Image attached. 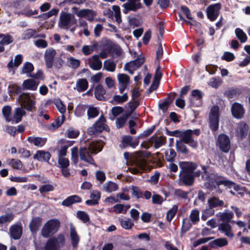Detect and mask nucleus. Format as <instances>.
<instances>
[{"mask_svg":"<svg viewBox=\"0 0 250 250\" xmlns=\"http://www.w3.org/2000/svg\"><path fill=\"white\" fill-rule=\"evenodd\" d=\"M112 10L115 13V18L116 21L118 23H120L122 21L121 15L120 8L119 6L113 5L112 6Z\"/></svg>","mask_w":250,"mask_h":250,"instance_id":"nucleus-63","label":"nucleus"},{"mask_svg":"<svg viewBox=\"0 0 250 250\" xmlns=\"http://www.w3.org/2000/svg\"><path fill=\"white\" fill-rule=\"evenodd\" d=\"M102 47L103 49L108 53L111 52H114L117 55H120L122 49L121 47L116 44H114L110 41H106L102 44Z\"/></svg>","mask_w":250,"mask_h":250,"instance_id":"nucleus-17","label":"nucleus"},{"mask_svg":"<svg viewBox=\"0 0 250 250\" xmlns=\"http://www.w3.org/2000/svg\"><path fill=\"white\" fill-rule=\"evenodd\" d=\"M208 206L213 208L217 207H222L224 206V202L223 200H219L218 198L213 197L208 199Z\"/></svg>","mask_w":250,"mask_h":250,"instance_id":"nucleus-42","label":"nucleus"},{"mask_svg":"<svg viewBox=\"0 0 250 250\" xmlns=\"http://www.w3.org/2000/svg\"><path fill=\"white\" fill-rule=\"evenodd\" d=\"M202 178L207 182L205 186L210 190H215L217 193L220 194L222 190L220 189V185H224L226 188H233L238 193L241 195L244 194V189L243 187L236 185L231 181L228 180L225 177H215L213 173H202Z\"/></svg>","mask_w":250,"mask_h":250,"instance_id":"nucleus-2","label":"nucleus"},{"mask_svg":"<svg viewBox=\"0 0 250 250\" xmlns=\"http://www.w3.org/2000/svg\"><path fill=\"white\" fill-rule=\"evenodd\" d=\"M150 153L146 150L136 151L133 155L130 157V154L125 152L124 154L125 159L126 160L128 169L126 172H141L142 171H150L152 168L146 158L149 157Z\"/></svg>","mask_w":250,"mask_h":250,"instance_id":"nucleus-1","label":"nucleus"},{"mask_svg":"<svg viewBox=\"0 0 250 250\" xmlns=\"http://www.w3.org/2000/svg\"><path fill=\"white\" fill-rule=\"evenodd\" d=\"M139 140L136 139L132 140V137L129 135H125L123 137L122 143L123 145V147L125 148L126 146H131L132 148H135L139 145Z\"/></svg>","mask_w":250,"mask_h":250,"instance_id":"nucleus-23","label":"nucleus"},{"mask_svg":"<svg viewBox=\"0 0 250 250\" xmlns=\"http://www.w3.org/2000/svg\"><path fill=\"white\" fill-rule=\"evenodd\" d=\"M11 112L12 108L10 105H5L2 108V115L7 122L12 121Z\"/></svg>","mask_w":250,"mask_h":250,"instance_id":"nucleus-44","label":"nucleus"},{"mask_svg":"<svg viewBox=\"0 0 250 250\" xmlns=\"http://www.w3.org/2000/svg\"><path fill=\"white\" fill-rule=\"evenodd\" d=\"M70 236L72 245L74 249H76L80 241V237L78 235L75 228L72 224H70Z\"/></svg>","mask_w":250,"mask_h":250,"instance_id":"nucleus-28","label":"nucleus"},{"mask_svg":"<svg viewBox=\"0 0 250 250\" xmlns=\"http://www.w3.org/2000/svg\"><path fill=\"white\" fill-rule=\"evenodd\" d=\"M116 64L113 61L108 62L106 60L104 62V68L109 72H114L115 70Z\"/></svg>","mask_w":250,"mask_h":250,"instance_id":"nucleus-55","label":"nucleus"},{"mask_svg":"<svg viewBox=\"0 0 250 250\" xmlns=\"http://www.w3.org/2000/svg\"><path fill=\"white\" fill-rule=\"evenodd\" d=\"M191 129H187L182 131L180 141H182L185 144L188 145L194 149H196L198 146L197 141L194 140L191 134Z\"/></svg>","mask_w":250,"mask_h":250,"instance_id":"nucleus-11","label":"nucleus"},{"mask_svg":"<svg viewBox=\"0 0 250 250\" xmlns=\"http://www.w3.org/2000/svg\"><path fill=\"white\" fill-rule=\"evenodd\" d=\"M73 13L80 18H85L89 21H92L96 15V12L88 9L79 10L78 7L72 8Z\"/></svg>","mask_w":250,"mask_h":250,"instance_id":"nucleus-13","label":"nucleus"},{"mask_svg":"<svg viewBox=\"0 0 250 250\" xmlns=\"http://www.w3.org/2000/svg\"><path fill=\"white\" fill-rule=\"evenodd\" d=\"M221 8V4L220 3H217L208 6L207 9L208 18L212 21H215L219 16V10Z\"/></svg>","mask_w":250,"mask_h":250,"instance_id":"nucleus-14","label":"nucleus"},{"mask_svg":"<svg viewBox=\"0 0 250 250\" xmlns=\"http://www.w3.org/2000/svg\"><path fill=\"white\" fill-rule=\"evenodd\" d=\"M105 90L101 84H98L95 89V98L99 101H105V98L104 95L105 94Z\"/></svg>","mask_w":250,"mask_h":250,"instance_id":"nucleus-34","label":"nucleus"},{"mask_svg":"<svg viewBox=\"0 0 250 250\" xmlns=\"http://www.w3.org/2000/svg\"><path fill=\"white\" fill-rule=\"evenodd\" d=\"M220 221L222 223H230L231 219L233 217V213L231 211H226L225 212H220L217 215Z\"/></svg>","mask_w":250,"mask_h":250,"instance_id":"nucleus-35","label":"nucleus"},{"mask_svg":"<svg viewBox=\"0 0 250 250\" xmlns=\"http://www.w3.org/2000/svg\"><path fill=\"white\" fill-rule=\"evenodd\" d=\"M78 160V148L77 146H74L71 148V160L72 163H73L74 165L77 164Z\"/></svg>","mask_w":250,"mask_h":250,"instance_id":"nucleus-57","label":"nucleus"},{"mask_svg":"<svg viewBox=\"0 0 250 250\" xmlns=\"http://www.w3.org/2000/svg\"><path fill=\"white\" fill-rule=\"evenodd\" d=\"M118 189V185L111 181L106 183L103 186V190L107 192H112L117 191Z\"/></svg>","mask_w":250,"mask_h":250,"instance_id":"nucleus-43","label":"nucleus"},{"mask_svg":"<svg viewBox=\"0 0 250 250\" xmlns=\"http://www.w3.org/2000/svg\"><path fill=\"white\" fill-rule=\"evenodd\" d=\"M18 101L21 107H23L26 110L32 111L36 108V101L34 96L28 92H22L18 97Z\"/></svg>","mask_w":250,"mask_h":250,"instance_id":"nucleus-5","label":"nucleus"},{"mask_svg":"<svg viewBox=\"0 0 250 250\" xmlns=\"http://www.w3.org/2000/svg\"><path fill=\"white\" fill-rule=\"evenodd\" d=\"M65 242V239L63 236L60 235L58 237H53L49 239L46 243L45 250H60Z\"/></svg>","mask_w":250,"mask_h":250,"instance_id":"nucleus-9","label":"nucleus"},{"mask_svg":"<svg viewBox=\"0 0 250 250\" xmlns=\"http://www.w3.org/2000/svg\"><path fill=\"white\" fill-rule=\"evenodd\" d=\"M51 156V154L48 151L38 150L36 153L34 155L33 158L40 161L47 162L49 164L53 165V164L49 162Z\"/></svg>","mask_w":250,"mask_h":250,"instance_id":"nucleus-26","label":"nucleus"},{"mask_svg":"<svg viewBox=\"0 0 250 250\" xmlns=\"http://www.w3.org/2000/svg\"><path fill=\"white\" fill-rule=\"evenodd\" d=\"M80 135V131L73 127H69L65 132V135L69 138H76Z\"/></svg>","mask_w":250,"mask_h":250,"instance_id":"nucleus-50","label":"nucleus"},{"mask_svg":"<svg viewBox=\"0 0 250 250\" xmlns=\"http://www.w3.org/2000/svg\"><path fill=\"white\" fill-rule=\"evenodd\" d=\"M235 33L237 39L241 43L247 42L248 37L246 34L240 28H236L235 29Z\"/></svg>","mask_w":250,"mask_h":250,"instance_id":"nucleus-46","label":"nucleus"},{"mask_svg":"<svg viewBox=\"0 0 250 250\" xmlns=\"http://www.w3.org/2000/svg\"><path fill=\"white\" fill-rule=\"evenodd\" d=\"M59 9L57 8H53L50 10L49 12L41 14L36 18H42L44 20L47 19L48 18L58 14Z\"/></svg>","mask_w":250,"mask_h":250,"instance_id":"nucleus-51","label":"nucleus"},{"mask_svg":"<svg viewBox=\"0 0 250 250\" xmlns=\"http://www.w3.org/2000/svg\"><path fill=\"white\" fill-rule=\"evenodd\" d=\"M93 61L89 63V67L94 70H99L102 66V62L99 60V56L98 55H94L92 56Z\"/></svg>","mask_w":250,"mask_h":250,"instance_id":"nucleus-36","label":"nucleus"},{"mask_svg":"<svg viewBox=\"0 0 250 250\" xmlns=\"http://www.w3.org/2000/svg\"><path fill=\"white\" fill-rule=\"evenodd\" d=\"M231 112L234 118L241 119L244 117L245 109L242 104L235 102L231 106Z\"/></svg>","mask_w":250,"mask_h":250,"instance_id":"nucleus-15","label":"nucleus"},{"mask_svg":"<svg viewBox=\"0 0 250 250\" xmlns=\"http://www.w3.org/2000/svg\"><path fill=\"white\" fill-rule=\"evenodd\" d=\"M194 176L192 173H180L179 182L187 186L192 184L194 181Z\"/></svg>","mask_w":250,"mask_h":250,"instance_id":"nucleus-22","label":"nucleus"},{"mask_svg":"<svg viewBox=\"0 0 250 250\" xmlns=\"http://www.w3.org/2000/svg\"><path fill=\"white\" fill-rule=\"evenodd\" d=\"M34 69L33 64L30 62H25L22 67L21 74H30Z\"/></svg>","mask_w":250,"mask_h":250,"instance_id":"nucleus-49","label":"nucleus"},{"mask_svg":"<svg viewBox=\"0 0 250 250\" xmlns=\"http://www.w3.org/2000/svg\"><path fill=\"white\" fill-rule=\"evenodd\" d=\"M124 9L123 10L124 14H127L129 11H136L138 9L142 8V4L141 3H134L128 1L124 3L123 5Z\"/></svg>","mask_w":250,"mask_h":250,"instance_id":"nucleus-24","label":"nucleus"},{"mask_svg":"<svg viewBox=\"0 0 250 250\" xmlns=\"http://www.w3.org/2000/svg\"><path fill=\"white\" fill-rule=\"evenodd\" d=\"M82 201L80 197L78 195H72L68 197L66 199L64 200L62 204L64 206H69L74 203H80Z\"/></svg>","mask_w":250,"mask_h":250,"instance_id":"nucleus-38","label":"nucleus"},{"mask_svg":"<svg viewBox=\"0 0 250 250\" xmlns=\"http://www.w3.org/2000/svg\"><path fill=\"white\" fill-rule=\"evenodd\" d=\"M119 220L122 227L125 229H131L134 225L133 221L130 218H126L124 220L120 219Z\"/></svg>","mask_w":250,"mask_h":250,"instance_id":"nucleus-48","label":"nucleus"},{"mask_svg":"<svg viewBox=\"0 0 250 250\" xmlns=\"http://www.w3.org/2000/svg\"><path fill=\"white\" fill-rule=\"evenodd\" d=\"M39 83L33 79H27L23 81L22 88L23 89L36 90L37 89Z\"/></svg>","mask_w":250,"mask_h":250,"instance_id":"nucleus-33","label":"nucleus"},{"mask_svg":"<svg viewBox=\"0 0 250 250\" xmlns=\"http://www.w3.org/2000/svg\"><path fill=\"white\" fill-rule=\"evenodd\" d=\"M229 223H221L219 225L218 229L229 238H232L233 234L231 231V228Z\"/></svg>","mask_w":250,"mask_h":250,"instance_id":"nucleus-31","label":"nucleus"},{"mask_svg":"<svg viewBox=\"0 0 250 250\" xmlns=\"http://www.w3.org/2000/svg\"><path fill=\"white\" fill-rule=\"evenodd\" d=\"M0 35H3L2 36V39L0 41V42L3 46L4 45H8L13 42V39L12 37L9 34L5 35L3 34H0Z\"/></svg>","mask_w":250,"mask_h":250,"instance_id":"nucleus-58","label":"nucleus"},{"mask_svg":"<svg viewBox=\"0 0 250 250\" xmlns=\"http://www.w3.org/2000/svg\"><path fill=\"white\" fill-rule=\"evenodd\" d=\"M237 178L242 183L247 184L250 183V173H236Z\"/></svg>","mask_w":250,"mask_h":250,"instance_id":"nucleus-47","label":"nucleus"},{"mask_svg":"<svg viewBox=\"0 0 250 250\" xmlns=\"http://www.w3.org/2000/svg\"><path fill=\"white\" fill-rule=\"evenodd\" d=\"M7 164L13 169L21 170L23 167L22 162L19 159H9L6 161Z\"/></svg>","mask_w":250,"mask_h":250,"instance_id":"nucleus-37","label":"nucleus"},{"mask_svg":"<svg viewBox=\"0 0 250 250\" xmlns=\"http://www.w3.org/2000/svg\"><path fill=\"white\" fill-rule=\"evenodd\" d=\"M76 86L78 91L83 92L88 88V83L86 79H81L77 82Z\"/></svg>","mask_w":250,"mask_h":250,"instance_id":"nucleus-45","label":"nucleus"},{"mask_svg":"<svg viewBox=\"0 0 250 250\" xmlns=\"http://www.w3.org/2000/svg\"><path fill=\"white\" fill-rule=\"evenodd\" d=\"M28 142L33 144L35 146L42 147L47 142V138L40 137H29L27 138Z\"/></svg>","mask_w":250,"mask_h":250,"instance_id":"nucleus-32","label":"nucleus"},{"mask_svg":"<svg viewBox=\"0 0 250 250\" xmlns=\"http://www.w3.org/2000/svg\"><path fill=\"white\" fill-rule=\"evenodd\" d=\"M249 126L246 123L240 124L237 127V136L241 139L245 138L247 135Z\"/></svg>","mask_w":250,"mask_h":250,"instance_id":"nucleus-29","label":"nucleus"},{"mask_svg":"<svg viewBox=\"0 0 250 250\" xmlns=\"http://www.w3.org/2000/svg\"><path fill=\"white\" fill-rule=\"evenodd\" d=\"M145 59L144 57H139L133 61H131L132 65L133 66V69L136 70L138 68L141 66L145 62Z\"/></svg>","mask_w":250,"mask_h":250,"instance_id":"nucleus-56","label":"nucleus"},{"mask_svg":"<svg viewBox=\"0 0 250 250\" xmlns=\"http://www.w3.org/2000/svg\"><path fill=\"white\" fill-rule=\"evenodd\" d=\"M26 114L25 111L22 107H18L15 108L13 117H12V121L13 123H19L21 121L22 117Z\"/></svg>","mask_w":250,"mask_h":250,"instance_id":"nucleus-25","label":"nucleus"},{"mask_svg":"<svg viewBox=\"0 0 250 250\" xmlns=\"http://www.w3.org/2000/svg\"><path fill=\"white\" fill-rule=\"evenodd\" d=\"M175 146L176 149L178 153H180L184 155L188 154L189 153L188 148L184 144V143L182 142V141H176Z\"/></svg>","mask_w":250,"mask_h":250,"instance_id":"nucleus-41","label":"nucleus"},{"mask_svg":"<svg viewBox=\"0 0 250 250\" xmlns=\"http://www.w3.org/2000/svg\"><path fill=\"white\" fill-rule=\"evenodd\" d=\"M178 210V206L174 205L167 212V219L168 222H170L174 217Z\"/></svg>","mask_w":250,"mask_h":250,"instance_id":"nucleus-59","label":"nucleus"},{"mask_svg":"<svg viewBox=\"0 0 250 250\" xmlns=\"http://www.w3.org/2000/svg\"><path fill=\"white\" fill-rule=\"evenodd\" d=\"M155 128V125H152L150 127L148 128L146 130L144 131L143 133H141L138 137L139 138L143 139L149 136L152 133Z\"/></svg>","mask_w":250,"mask_h":250,"instance_id":"nucleus-64","label":"nucleus"},{"mask_svg":"<svg viewBox=\"0 0 250 250\" xmlns=\"http://www.w3.org/2000/svg\"><path fill=\"white\" fill-rule=\"evenodd\" d=\"M58 163L62 168V172H64V169L66 168L69 165V161L66 158L59 157Z\"/></svg>","mask_w":250,"mask_h":250,"instance_id":"nucleus-60","label":"nucleus"},{"mask_svg":"<svg viewBox=\"0 0 250 250\" xmlns=\"http://www.w3.org/2000/svg\"><path fill=\"white\" fill-rule=\"evenodd\" d=\"M130 208V206L129 205H124L118 204L113 206V211L116 214H125Z\"/></svg>","mask_w":250,"mask_h":250,"instance_id":"nucleus-39","label":"nucleus"},{"mask_svg":"<svg viewBox=\"0 0 250 250\" xmlns=\"http://www.w3.org/2000/svg\"><path fill=\"white\" fill-rule=\"evenodd\" d=\"M216 144L220 150L225 153H228L230 148L229 138L228 135L224 133L218 136Z\"/></svg>","mask_w":250,"mask_h":250,"instance_id":"nucleus-12","label":"nucleus"},{"mask_svg":"<svg viewBox=\"0 0 250 250\" xmlns=\"http://www.w3.org/2000/svg\"><path fill=\"white\" fill-rule=\"evenodd\" d=\"M219 108L217 106L211 108L209 116V127L212 132L216 131L219 128Z\"/></svg>","mask_w":250,"mask_h":250,"instance_id":"nucleus-8","label":"nucleus"},{"mask_svg":"<svg viewBox=\"0 0 250 250\" xmlns=\"http://www.w3.org/2000/svg\"><path fill=\"white\" fill-rule=\"evenodd\" d=\"M165 156L167 161L172 162L174 161V158L176 156V153L173 149L170 148L169 152H165Z\"/></svg>","mask_w":250,"mask_h":250,"instance_id":"nucleus-62","label":"nucleus"},{"mask_svg":"<svg viewBox=\"0 0 250 250\" xmlns=\"http://www.w3.org/2000/svg\"><path fill=\"white\" fill-rule=\"evenodd\" d=\"M149 142L151 145L153 144L154 147L157 149L166 144L167 138L165 136H157L154 135L149 138Z\"/></svg>","mask_w":250,"mask_h":250,"instance_id":"nucleus-19","label":"nucleus"},{"mask_svg":"<svg viewBox=\"0 0 250 250\" xmlns=\"http://www.w3.org/2000/svg\"><path fill=\"white\" fill-rule=\"evenodd\" d=\"M128 96L127 93H124L122 96L115 95L113 99L116 104H122L127 101Z\"/></svg>","mask_w":250,"mask_h":250,"instance_id":"nucleus-53","label":"nucleus"},{"mask_svg":"<svg viewBox=\"0 0 250 250\" xmlns=\"http://www.w3.org/2000/svg\"><path fill=\"white\" fill-rule=\"evenodd\" d=\"M59 227L60 222L58 220H50L42 227L41 234L44 238L49 237L58 231Z\"/></svg>","mask_w":250,"mask_h":250,"instance_id":"nucleus-6","label":"nucleus"},{"mask_svg":"<svg viewBox=\"0 0 250 250\" xmlns=\"http://www.w3.org/2000/svg\"><path fill=\"white\" fill-rule=\"evenodd\" d=\"M104 144L103 141L98 140L90 142L87 147H81L79 152L81 160L94 165V160L90 153L96 154L101 151Z\"/></svg>","mask_w":250,"mask_h":250,"instance_id":"nucleus-3","label":"nucleus"},{"mask_svg":"<svg viewBox=\"0 0 250 250\" xmlns=\"http://www.w3.org/2000/svg\"><path fill=\"white\" fill-rule=\"evenodd\" d=\"M228 244V241L226 238H218L210 242L209 245L211 248L215 249L227 246Z\"/></svg>","mask_w":250,"mask_h":250,"instance_id":"nucleus-40","label":"nucleus"},{"mask_svg":"<svg viewBox=\"0 0 250 250\" xmlns=\"http://www.w3.org/2000/svg\"><path fill=\"white\" fill-rule=\"evenodd\" d=\"M72 15L68 13L62 12L60 17L59 25L61 28L68 29V25L71 23Z\"/></svg>","mask_w":250,"mask_h":250,"instance_id":"nucleus-18","label":"nucleus"},{"mask_svg":"<svg viewBox=\"0 0 250 250\" xmlns=\"http://www.w3.org/2000/svg\"><path fill=\"white\" fill-rule=\"evenodd\" d=\"M245 90V87L241 85L231 87L226 89L223 94L224 96L229 100H236L239 99L240 96L243 94Z\"/></svg>","mask_w":250,"mask_h":250,"instance_id":"nucleus-10","label":"nucleus"},{"mask_svg":"<svg viewBox=\"0 0 250 250\" xmlns=\"http://www.w3.org/2000/svg\"><path fill=\"white\" fill-rule=\"evenodd\" d=\"M14 217L12 213H7L0 216V226L10 222Z\"/></svg>","mask_w":250,"mask_h":250,"instance_id":"nucleus-52","label":"nucleus"},{"mask_svg":"<svg viewBox=\"0 0 250 250\" xmlns=\"http://www.w3.org/2000/svg\"><path fill=\"white\" fill-rule=\"evenodd\" d=\"M87 114L88 118H94L98 116L99 112L96 107H89L88 108Z\"/></svg>","mask_w":250,"mask_h":250,"instance_id":"nucleus-61","label":"nucleus"},{"mask_svg":"<svg viewBox=\"0 0 250 250\" xmlns=\"http://www.w3.org/2000/svg\"><path fill=\"white\" fill-rule=\"evenodd\" d=\"M106 121V120L104 115H101L93 125L88 128L87 130V134L90 136H97L104 130L109 132L110 128L105 124Z\"/></svg>","mask_w":250,"mask_h":250,"instance_id":"nucleus-4","label":"nucleus"},{"mask_svg":"<svg viewBox=\"0 0 250 250\" xmlns=\"http://www.w3.org/2000/svg\"><path fill=\"white\" fill-rule=\"evenodd\" d=\"M56 54V51L53 48H48L46 50L44 54V61L47 68H51L52 67Z\"/></svg>","mask_w":250,"mask_h":250,"instance_id":"nucleus-16","label":"nucleus"},{"mask_svg":"<svg viewBox=\"0 0 250 250\" xmlns=\"http://www.w3.org/2000/svg\"><path fill=\"white\" fill-rule=\"evenodd\" d=\"M42 223V219L41 218L36 217L33 218L29 224L31 231L33 233H36L41 227Z\"/></svg>","mask_w":250,"mask_h":250,"instance_id":"nucleus-30","label":"nucleus"},{"mask_svg":"<svg viewBox=\"0 0 250 250\" xmlns=\"http://www.w3.org/2000/svg\"><path fill=\"white\" fill-rule=\"evenodd\" d=\"M179 166L181 169L180 172H194L197 167L196 163L192 162H180Z\"/></svg>","mask_w":250,"mask_h":250,"instance_id":"nucleus-20","label":"nucleus"},{"mask_svg":"<svg viewBox=\"0 0 250 250\" xmlns=\"http://www.w3.org/2000/svg\"><path fill=\"white\" fill-rule=\"evenodd\" d=\"M22 234V227L20 225H14L10 228V236L15 240L20 238Z\"/></svg>","mask_w":250,"mask_h":250,"instance_id":"nucleus-27","label":"nucleus"},{"mask_svg":"<svg viewBox=\"0 0 250 250\" xmlns=\"http://www.w3.org/2000/svg\"><path fill=\"white\" fill-rule=\"evenodd\" d=\"M23 90V89L21 86L18 85L17 83H13L8 85V94L11 98H13L14 97L21 94Z\"/></svg>","mask_w":250,"mask_h":250,"instance_id":"nucleus-21","label":"nucleus"},{"mask_svg":"<svg viewBox=\"0 0 250 250\" xmlns=\"http://www.w3.org/2000/svg\"><path fill=\"white\" fill-rule=\"evenodd\" d=\"M199 221V211L197 209H192L189 218H185L183 221L182 230L184 232L188 231L193 225L197 224Z\"/></svg>","mask_w":250,"mask_h":250,"instance_id":"nucleus-7","label":"nucleus"},{"mask_svg":"<svg viewBox=\"0 0 250 250\" xmlns=\"http://www.w3.org/2000/svg\"><path fill=\"white\" fill-rule=\"evenodd\" d=\"M36 31L33 29H28L26 30L22 35V39L24 40H29L31 38H35Z\"/></svg>","mask_w":250,"mask_h":250,"instance_id":"nucleus-54","label":"nucleus"}]
</instances>
